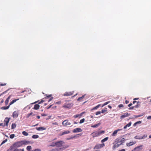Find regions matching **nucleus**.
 Wrapping results in <instances>:
<instances>
[{
  "mask_svg": "<svg viewBox=\"0 0 151 151\" xmlns=\"http://www.w3.org/2000/svg\"><path fill=\"white\" fill-rule=\"evenodd\" d=\"M23 145L22 141H18L15 142L14 144V146L15 148H17V147H21Z\"/></svg>",
  "mask_w": 151,
  "mask_h": 151,
  "instance_id": "1",
  "label": "nucleus"
},
{
  "mask_svg": "<svg viewBox=\"0 0 151 151\" xmlns=\"http://www.w3.org/2000/svg\"><path fill=\"white\" fill-rule=\"evenodd\" d=\"M63 141H60L55 142L54 145H50V146L55 147L56 146L57 147H60L62 146L63 144Z\"/></svg>",
  "mask_w": 151,
  "mask_h": 151,
  "instance_id": "2",
  "label": "nucleus"
},
{
  "mask_svg": "<svg viewBox=\"0 0 151 151\" xmlns=\"http://www.w3.org/2000/svg\"><path fill=\"white\" fill-rule=\"evenodd\" d=\"M104 146L105 144L104 143L101 144H99L96 145L94 147L93 149H98L103 147Z\"/></svg>",
  "mask_w": 151,
  "mask_h": 151,
  "instance_id": "3",
  "label": "nucleus"
},
{
  "mask_svg": "<svg viewBox=\"0 0 151 151\" xmlns=\"http://www.w3.org/2000/svg\"><path fill=\"white\" fill-rule=\"evenodd\" d=\"M116 142H117L113 147V149H114L120 146V145H122L121 144V143L119 141V139H116Z\"/></svg>",
  "mask_w": 151,
  "mask_h": 151,
  "instance_id": "4",
  "label": "nucleus"
},
{
  "mask_svg": "<svg viewBox=\"0 0 151 151\" xmlns=\"http://www.w3.org/2000/svg\"><path fill=\"white\" fill-rule=\"evenodd\" d=\"M10 119V118H8L7 117L5 118L4 121V124H3V123H1V126H5L6 125L7 126L8 124L9 121Z\"/></svg>",
  "mask_w": 151,
  "mask_h": 151,
  "instance_id": "5",
  "label": "nucleus"
},
{
  "mask_svg": "<svg viewBox=\"0 0 151 151\" xmlns=\"http://www.w3.org/2000/svg\"><path fill=\"white\" fill-rule=\"evenodd\" d=\"M143 145H141L135 147L134 148V150H135L136 151H139L143 149Z\"/></svg>",
  "mask_w": 151,
  "mask_h": 151,
  "instance_id": "6",
  "label": "nucleus"
},
{
  "mask_svg": "<svg viewBox=\"0 0 151 151\" xmlns=\"http://www.w3.org/2000/svg\"><path fill=\"white\" fill-rule=\"evenodd\" d=\"M62 124L64 126H67L68 125H70L71 123L68 122V120H65L62 122Z\"/></svg>",
  "mask_w": 151,
  "mask_h": 151,
  "instance_id": "7",
  "label": "nucleus"
},
{
  "mask_svg": "<svg viewBox=\"0 0 151 151\" xmlns=\"http://www.w3.org/2000/svg\"><path fill=\"white\" fill-rule=\"evenodd\" d=\"M73 104L71 103H68V104L63 106V107L65 108H70L73 106Z\"/></svg>",
  "mask_w": 151,
  "mask_h": 151,
  "instance_id": "8",
  "label": "nucleus"
},
{
  "mask_svg": "<svg viewBox=\"0 0 151 151\" xmlns=\"http://www.w3.org/2000/svg\"><path fill=\"white\" fill-rule=\"evenodd\" d=\"M82 131V130L81 129V128H76V129H74L73 131V133H77V132H81Z\"/></svg>",
  "mask_w": 151,
  "mask_h": 151,
  "instance_id": "9",
  "label": "nucleus"
},
{
  "mask_svg": "<svg viewBox=\"0 0 151 151\" xmlns=\"http://www.w3.org/2000/svg\"><path fill=\"white\" fill-rule=\"evenodd\" d=\"M65 149V148L63 147L62 148H59L58 149H53L51 150L50 151H61Z\"/></svg>",
  "mask_w": 151,
  "mask_h": 151,
  "instance_id": "10",
  "label": "nucleus"
},
{
  "mask_svg": "<svg viewBox=\"0 0 151 151\" xmlns=\"http://www.w3.org/2000/svg\"><path fill=\"white\" fill-rule=\"evenodd\" d=\"M130 115V114H128L127 113H125L123 114V115H122L121 116V119H122L125 118L126 117Z\"/></svg>",
  "mask_w": 151,
  "mask_h": 151,
  "instance_id": "11",
  "label": "nucleus"
},
{
  "mask_svg": "<svg viewBox=\"0 0 151 151\" xmlns=\"http://www.w3.org/2000/svg\"><path fill=\"white\" fill-rule=\"evenodd\" d=\"M136 143V141H132L131 142H130L129 143H127L126 144V145L128 146L129 147L131 146H132L133 145L135 144Z\"/></svg>",
  "mask_w": 151,
  "mask_h": 151,
  "instance_id": "12",
  "label": "nucleus"
},
{
  "mask_svg": "<svg viewBox=\"0 0 151 151\" xmlns=\"http://www.w3.org/2000/svg\"><path fill=\"white\" fill-rule=\"evenodd\" d=\"M16 149V148L14 147L13 144L12 146H10L9 149L7 150V151H15Z\"/></svg>",
  "mask_w": 151,
  "mask_h": 151,
  "instance_id": "13",
  "label": "nucleus"
},
{
  "mask_svg": "<svg viewBox=\"0 0 151 151\" xmlns=\"http://www.w3.org/2000/svg\"><path fill=\"white\" fill-rule=\"evenodd\" d=\"M91 135H92V136L93 137L99 136L98 132H93L91 134Z\"/></svg>",
  "mask_w": 151,
  "mask_h": 151,
  "instance_id": "14",
  "label": "nucleus"
},
{
  "mask_svg": "<svg viewBox=\"0 0 151 151\" xmlns=\"http://www.w3.org/2000/svg\"><path fill=\"white\" fill-rule=\"evenodd\" d=\"M13 117L14 118H17L18 115V113L17 111H14L13 113Z\"/></svg>",
  "mask_w": 151,
  "mask_h": 151,
  "instance_id": "15",
  "label": "nucleus"
},
{
  "mask_svg": "<svg viewBox=\"0 0 151 151\" xmlns=\"http://www.w3.org/2000/svg\"><path fill=\"white\" fill-rule=\"evenodd\" d=\"M36 129L38 131H42L45 130L46 129V128L40 127H36Z\"/></svg>",
  "mask_w": 151,
  "mask_h": 151,
  "instance_id": "16",
  "label": "nucleus"
},
{
  "mask_svg": "<svg viewBox=\"0 0 151 151\" xmlns=\"http://www.w3.org/2000/svg\"><path fill=\"white\" fill-rule=\"evenodd\" d=\"M122 129H118L117 130H115L112 134V136H115L117 133L119 131H120Z\"/></svg>",
  "mask_w": 151,
  "mask_h": 151,
  "instance_id": "17",
  "label": "nucleus"
},
{
  "mask_svg": "<svg viewBox=\"0 0 151 151\" xmlns=\"http://www.w3.org/2000/svg\"><path fill=\"white\" fill-rule=\"evenodd\" d=\"M23 145H28L30 144V142L26 140L22 141Z\"/></svg>",
  "mask_w": 151,
  "mask_h": 151,
  "instance_id": "18",
  "label": "nucleus"
},
{
  "mask_svg": "<svg viewBox=\"0 0 151 151\" xmlns=\"http://www.w3.org/2000/svg\"><path fill=\"white\" fill-rule=\"evenodd\" d=\"M70 133V131L69 130H66L64 131L60 135L61 136L65 134H68Z\"/></svg>",
  "mask_w": 151,
  "mask_h": 151,
  "instance_id": "19",
  "label": "nucleus"
},
{
  "mask_svg": "<svg viewBox=\"0 0 151 151\" xmlns=\"http://www.w3.org/2000/svg\"><path fill=\"white\" fill-rule=\"evenodd\" d=\"M73 93V92H66L65 94L64 95V96H70L72 95Z\"/></svg>",
  "mask_w": 151,
  "mask_h": 151,
  "instance_id": "20",
  "label": "nucleus"
},
{
  "mask_svg": "<svg viewBox=\"0 0 151 151\" xmlns=\"http://www.w3.org/2000/svg\"><path fill=\"white\" fill-rule=\"evenodd\" d=\"M40 105L38 104H36L34 105L33 109H34L37 110L39 108Z\"/></svg>",
  "mask_w": 151,
  "mask_h": 151,
  "instance_id": "21",
  "label": "nucleus"
},
{
  "mask_svg": "<svg viewBox=\"0 0 151 151\" xmlns=\"http://www.w3.org/2000/svg\"><path fill=\"white\" fill-rule=\"evenodd\" d=\"M76 135H75L74 136H71L69 138H67L66 139L67 140H69L70 139H73L76 137Z\"/></svg>",
  "mask_w": 151,
  "mask_h": 151,
  "instance_id": "22",
  "label": "nucleus"
},
{
  "mask_svg": "<svg viewBox=\"0 0 151 151\" xmlns=\"http://www.w3.org/2000/svg\"><path fill=\"white\" fill-rule=\"evenodd\" d=\"M10 106L9 105L8 106H3L1 107V109L3 110H6L8 109L9 107Z\"/></svg>",
  "mask_w": 151,
  "mask_h": 151,
  "instance_id": "23",
  "label": "nucleus"
},
{
  "mask_svg": "<svg viewBox=\"0 0 151 151\" xmlns=\"http://www.w3.org/2000/svg\"><path fill=\"white\" fill-rule=\"evenodd\" d=\"M101 124V123H99L97 124H95L91 126V127L93 128H96L99 126Z\"/></svg>",
  "mask_w": 151,
  "mask_h": 151,
  "instance_id": "24",
  "label": "nucleus"
},
{
  "mask_svg": "<svg viewBox=\"0 0 151 151\" xmlns=\"http://www.w3.org/2000/svg\"><path fill=\"white\" fill-rule=\"evenodd\" d=\"M19 99H14L11 102H10V103L9 104V106L10 105L13 104H14V102H16L17 100H18Z\"/></svg>",
  "mask_w": 151,
  "mask_h": 151,
  "instance_id": "25",
  "label": "nucleus"
},
{
  "mask_svg": "<svg viewBox=\"0 0 151 151\" xmlns=\"http://www.w3.org/2000/svg\"><path fill=\"white\" fill-rule=\"evenodd\" d=\"M108 139V137H106L104 138V139H102L101 141V142L102 143L104 142H105Z\"/></svg>",
  "mask_w": 151,
  "mask_h": 151,
  "instance_id": "26",
  "label": "nucleus"
},
{
  "mask_svg": "<svg viewBox=\"0 0 151 151\" xmlns=\"http://www.w3.org/2000/svg\"><path fill=\"white\" fill-rule=\"evenodd\" d=\"M39 136L37 134L33 135L32 136V137L33 139H37L38 138Z\"/></svg>",
  "mask_w": 151,
  "mask_h": 151,
  "instance_id": "27",
  "label": "nucleus"
},
{
  "mask_svg": "<svg viewBox=\"0 0 151 151\" xmlns=\"http://www.w3.org/2000/svg\"><path fill=\"white\" fill-rule=\"evenodd\" d=\"M100 106V104H99V105H97V106H96L95 107H93L92 109V110H96V109H97L98 108H99V106Z\"/></svg>",
  "mask_w": 151,
  "mask_h": 151,
  "instance_id": "28",
  "label": "nucleus"
},
{
  "mask_svg": "<svg viewBox=\"0 0 151 151\" xmlns=\"http://www.w3.org/2000/svg\"><path fill=\"white\" fill-rule=\"evenodd\" d=\"M125 141V139L124 138H122L120 142L121 144H122L124 143Z\"/></svg>",
  "mask_w": 151,
  "mask_h": 151,
  "instance_id": "29",
  "label": "nucleus"
},
{
  "mask_svg": "<svg viewBox=\"0 0 151 151\" xmlns=\"http://www.w3.org/2000/svg\"><path fill=\"white\" fill-rule=\"evenodd\" d=\"M22 134L23 135L26 136H27L28 135V134L25 131H23L22 132Z\"/></svg>",
  "mask_w": 151,
  "mask_h": 151,
  "instance_id": "30",
  "label": "nucleus"
},
{
  "mask_svg": "<svg viewBox=\"0 0 151 151\" xmlns=\"http://www.w3.org/2000/svg\"><path fill=\"white\" fill-rule=\"evenodd\" d=\"M26 149L28 151H30V150L32 149L31 146H28L27 147Z\"/></svg>",
  "mask_w": 151,
  "mask_h": 151,
  "instance_id": "31",
  "label": "nucleus"
},
{
  "mask_svg": "<svg viewBox=\"0 0 151 151\" xmlns=\"http://www.w3.org/2000/svg\"><path fill=\"white\" fill-rule=\"evenodd\" d=\"M16 127V125L15 124L13 123L12 124V127L11 128L12 129H14Z\"/></svg>",
  "mask_w": 151,
  "mask_h": 151,
  "instance_id": "32",
  "label": "nucleus"
},
{
  "mask_svg": "<svg viewBox=\"0 0 151 151\" xmlns=\"http://www.w3.org/2000/svg\"><path fill=\"white\" fill-rule=\"evenodd\" d=\"M98 133H99V136L101 135V134H104V131H101L99 132H98Z\"/></svg>",
  "mask_w": 151,
  "mask_h": 151,
  "instance_id": "33",
  "label": "nucleus"
},
{
  "mask_svg": "<svg viewBox=\"0 0 151 151\" xmlns=\"http://www.w3.org/2000/svg\"><path fill=\"white\" fill-rule=\"evenodd\" d=\"M15 151H24V148L22 149H18L16 148Z\"/></svg>",
  "mask_w": 151,
  "mask_h": 151,
  "instance_id": "34",
  "label": "nucleus"
},
{
  "mask_svg": "<svg viewBox=\"0 0 151 151\" xmlns=\"http://www.w3.org/2000/svg\"><path fill=\"white\" fill-rule=\"evenodd\" d=\"M7 141V139H5L3 141L1 144V146L4 143H5Z\"/></svg>",
  "mask_w": 151,
  "mask_h": 151,
  "instance_id": "35",
  "label": "nucleus"
},
{
  "mask_svg": "<svg viewBox=\"0 0 151 151\" xmlns=\"http://www.w3.org/2000/svg\"><path fill=\"white\" fill-rule=\"evenodd\" d=\"M147 137V135L146 134H144L143 135L142 137H141V139H144Z\"/></svg>",
  "mask_w": 151,
  "mask_h": 151,
  "instance_id": "36",
  "label": "nucleus"
},
{
  "mask_svg": "<svg viewBox=\"0 0 151 151\" xmlns=\"http://www.w3.org/2000/svg\"><path fill=\"white\" fill-rule=\"evenodd\" d=\"M32 114H33V113L32 112L30 113L29 114H27V116H26L27 118H29L30 116L31 115H32Z\"/></svg>",
  "mask_w": 151,
  "mask_h": 151,
  "instance_id": "37",
  "label": "nucleus"
},
{
  "mask_svg": "<svg viewBox=\"0 0 151 151\" xmlns=\"http://www.w3.org/2000/svg\"><path fill=\"white\" fill-rule=\"evenodd\" d=\"M15 136V135L14 134H11L10 135V138L11 139L13 138Z\"/></svg>",
  "mask_w": 151,
  "mask_h": 151,
  "instance_id": "38",
  "label": "nucleus"
},
{
  "mask_svg": "<svg viewBox=\"0 0 151 151\" xmlns=\"http://www.w3.org/2000/svg\"><path fill=\"white\" fill-rule=\"evenodd\" d=\"M85 121V119L84 118L82 119L81 120H80L79 123L80 124H81L84 122Z\"/></svg>",
  "mask_w": 151,
  "mask_h": 151,
  "instance_id": "39",
  "label": "nucleus"
},
{
  "mask_svg": "<svg viewBox=\"0 0 151 151\" xmlns=\"http://www.w3.org/2000/svg\"><path fill=\"white\" fill-rule=\"evenodd\" d=\"M110 102V101H107V102H105V103H104L103 104V105H102V107H103L104 106H105V105H107V104H108Z\"/></svg>",
  "mask_w": 151,
  "mask_h": 151,
  "instance_id": "40",
  "label": "nucleus"
},
{
  "mask_svg": "<svg viewBox=\"0 0 151 151\" xmlns=\"http://www.w3.org/2000/svg\"><path fill=\"white\" fill-rule=\"evenodd\" d=\"M134 138L135 139H141V137H139L137 136H135Z\"/></svg>",
  "mask_w": 151,
  "mask_h": 151,
  "instance_id": "41",
  "label": "nucleus"
},
{
  "mask_svg": "<svg viewBox=\"0 0 151 151\" xmlns=\"http://www.w3.org/2000/svg\"><path fill=\"white\" fill-rule=\"evenodd\" d=\"M132 123L131 122H130L128 124H127L126 125V126H127V127H129L131 125Z\"/></svg>",
  "mask_w": 151,
  "mask_h": 151,
  "instance_id": "42",
  "label": "nucleus"
},
{
  "mask_svg": "<svg viewBox=\"0 0 151 151\" xmlns=\"http://www.w3.org/2000/svg\"><path fill=\"white\" fill-rule=\"evenodd\" d=\"M101 113V112L100 111H97L96 112V114L97 115L100 114Z\"/></svg>",
  "mask_w": 151,
  "mask_h": 151,
  "instance_id": "43",
  "label": "nucleus"
},
{
  "mask_svg": "<svg viewBox=\"0 0 151 151\" xmlns=\"http://www.w3.org/2000/svg\"><path fill=\"white\" fill-rule=\"evenodd\" d=\"M79 116H80V115H79V114H76L74 115L73 116V117H74L75 118H76L78 117Z\"/></svg>",
  "mask_w": 151,
  "mask_h": 151,
  "instance_id": "44",
  "label": "nucleus"
},
{
  "mask_svg": "<svg viewBox=\"0 0 151 151\" xmlns=\"http://www.w3.org/2000/svg\"><path fill=\"white\" fill-rule=\"evenodd\" d=\"M107 111L106 110H105V109H103L101 110V113H105V112H106V111Z\"/></svg>",
  "mask_w": 151,
  "mask_h": 151,
  "instance_id": "45",
  "label": "nucleus"
},
{
  "mask_svg": "<svg viewBox=\"0 0 151 151\" xmlns=\"http://www.w3.org/2000/svg\"><path fill=\"white\" fill-rule=\"evenodd\" d=\"M123 106H124L122 104H120L118 106V107L119 108L122 107Z\"/></svg>",
  "mask_w": 151,
  "mask_h": 151,
  "instance_id": "46",
  "label": "nucleus"
},
{
  "mask_svg": "<svg viewBox=\"0 0 151 151\" xmlns=\"http://www.w3.org/2000/svg\"><path fill=\"white\" fill-rule=\"evenodd\" d=\"M9 101L8 100H6L5 101V104L6 105H7L9 102Z\"/></svg>",
  "mask_w": 151,
  "mask_h": 151,
  "instance_id": "47",
  "label": "nucleus"
},
{
  "mask_svg": "<svg viewBox=\"0 0 151 151\" xmlns=\"http://www.w3.org/2000/svg\"><path fill=\"white\" fill-rule=\"evenodd\" d=\"M40 150L39 149H36L34 150H33L32 151H40Z\"/></svg>",
  "mask_w": 151,
  "mask_h": 151,
  "instance_id": "48",
  "label": "nucleus"
},
{
  "mask_svg": "<svg viewBox=\"0 0 151 151\" xmlns=\"http://www.w3.org/2000/svg\"><path fill=\"white\" fill-rule=\"evenodd\" d=\"M6 83H1V86H5L6 85Z\"/></svg>",
  "mask_w": 151,
  "mask_h": 151,
  "instance_id": "49",
  "label": "nucleus"
},
{
  "mask_svg": "<svg viewBox=\"0 0 151 151\" xmlns=\"http://www.w3.org/2000/svg\"><path fill=\"white\" fill-rule=\"evenodd\" d=\"M141 123H142V122L141 121H138V122H136V123H137V124H140Z\"/></svg>",
  "mask_w": 151,
  "mask_h": 151,
  "instance_id": "50",
  "label": "nucleus"
},
{
  "mask_svg": "<svg viewBox=\"0 0 151 151\" xmlns=\"http://www.w3.org/2000/svg\"><path fill=\"white\" fill-rule=\"evenodd\" d=\"M134 108V106L130 107L129 108V109H133Z\"/></svg>",
  "mask_w": 151,
  "mask_h": 151,
  "instance_id": "51",
  "label": "nucleus"
},
{
  "mask_svg": "<svg viewBox=\"0 0 151 151\" xmlns=\"http://www.w3.org/2000/svg\"><path fill=\"white\" fill-rule=\"evenodd\" d=\"M139 105L137 104V105L135 106H134V108H137V107H139Z\"/></svg>",
  "mask_w": 151,
  "mask_h": 151,
  "instance_id": "52",
  "label": "nucleus"
},
{
  "mask_svg": "<svg viewBox=\"0 0 151 151\" xmlns=\"http://www.w3.org/2000/svg\"><path fill=\"white\" fill-rule=\"evenodd\" d=\"M44 101L43 100H42L39 103V104H41L43 102H44Z\"/></svg>",
  "mask_w": 151,
  "mask_h": 151,
  "instance_id": "53",
  "label": "nucleus"
},
{
  "mask_svg": "<svg viewBox=\"0 0 151 151\" xmlns=\"http://www.w3.org/2000/svg\"><path fill=\"white\" fill-rule=\"evenodd\" d=\"M11 95L9 96L8 97V98L6 99L8 100L9 101V99L11 98Z\"/></svg>",
  "mask_w": 151,
  "mask_h": 151,
  "instance_id": "54",
  "label": "nucleus"
},
{
  "mask_svg": "<svg viewBox=\"0 0 151 151\" xmlns=\"http://www.w3.org/2000/svg\"><path fill=\"white\" fill-rule=\"evenodd\" d=\"M135 118H137V117H140L139 116V115H134V116Z\"/></svg>",
  "mask_w": 151,
  "mask_h": 151,
  "instance_id": "55",
  "label": "nucleus"
},
{
  "mask_svg": "<svg viewBox=\"0 0 151 151\" xmlns=\"http://www.w3.org/2000/svg\"><path fill=\"white\" fill-rule=\"evenodd\" d=\"M41 115H42V116H47V114H41Z\"/></svg>",
  "mask_w": 151,
  "mask_h": 151,
  "instance_id": "56",
  "label": "nucleus"
},
{
  "mask_svg": "<svg viewBox=\"0 0 151 151\" xmlns=\"http://www.w3.org/2000/svg\"><path fill=\"white\" fill-rule=\"evenodd\" d=\"M144 113H142L141 114L139 115V117H141L143 116L144 114Z\"/></svg>",
  "mask_w": 151,
  "mask_h": 151,
  "instance_id": "57",
  "label": "nucleus"
},
{
  "mask_svg": "<svg viewBox=\"0 0 151 151\" xmlns=\"http://www.w3.org/2000/svg\"><path fill=\"white\" fill-rule=\"evenodd\" d=\"M144 113H142L141 114L139 115V117H141L143 116L144 114Z\"/></svg>",
  "mask_w": 151,
  "mask_h": 151,
  "instance_id": "58",
  "label": "nucleus"
},
{
  "mask_svg": "<svg viewBox=\"0 0 151 151\" xmlns=\"http://www.w3.org/2000/svg\"><path fill=\"white\" fill-rule=\"evenodd\" d=\"M147 119H151V116H148L147 117Z\"/></svg>",
  "mask_w": 151,
  "mask_h": 151,
  "instance_id": "59",
  "label": "nucleus"
},
{
  "mask_svg": "<svg viewBox=\"0 0 151 151\" xmlns=\"http://www.w3.org/2000/svg\"><path fill=\"white\" fill-rule=\"evenodd\" d=\"M125 149H123L122 150H118V151H125Z\"/></svg>",
  "mask_w": 151,
  "mask_h": 151,
  "instance_id": "60",
  "label": "nucleus"
},
{
  "mask_svg": "<svg viewBox=\"0 0 151 151\" xmlns=\"http://www.w3.org/2000/svg\"><path fill=\"white\" fill-rule=\"evenodd\" d=\"M81 99H82L81 98V97H79V98H78V99H77V101H80Z\"/></svg>",
  "mask_w": 151,
  "mask_h": 151,
  "instance_id": "61",
  "label": "nucleus"
},
{
  "mask_svg": "<svg viewBox=\"0 0 151 151\" xmlns=\"http://www.w3.org/2000/svg\"><path fill=\"white\" fill-rule=\"evenodd\" d=\"M53 99V98L52 97L51 98L48 100V101H51L52 99Z\"/></svg>",
  "mask_w": 151,
  "mask_h": 151,
  "instance_id": "62",
  "label": "nucleus"
},
{
  "mask_svg": "<svg viewBox=\"0 0 151 151\" xmlns=\"http://www.w3.org/2000/svg\"><path fill=\"white\" fill-rule=\"evenodd\" d=\"M85 113V112H82V113L81 114H80V116H82V115L83 114H84Z\"/></svg>",
  "mask_w": 151,
  "mask_h": 151,
  "instance_id": "63",
  "label": "nucleus"
},
{
  "mask_svg": "<svg viewBox=\"0 0 151 151\" xmlns=\"http://www.w3.org/2000/svg\"><path fill=\"white\" fill-rule=\"evenodd\" d=\"M132 103H130V104H129L128 106V107H130L131 106H132Z\"/></svg>",
  "mask_w": 151,
  "mask_h": 151,
  "instance_id": "64",
  "label": "nucleus"
}]
</instances>
